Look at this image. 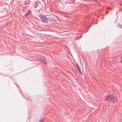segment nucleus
Returning <instances> with one entry per match:
<instances>
[{
  "instance_id": "obj_7",
  "label": "nucleus",
  "mask_w": 122,
  "mask_h": 122,
  "mask_svg": "<svg viewBox=\"0 0 122 122\" xmlns=\"http://www.w3.org/2000/svg\"><path fill=\"white\" fill-rule=\"evenodd\" d=\"M39 122H43V121L42 120H41Z\"/></svg>"
},
{
  "instance_id": "obj_10",
  "label": "nucleus",
  "mask_w": 122,
  "mask_h": 122,
  "mask_svg": "<svg viewBox=\"0 0 122 122\" xmlns=\"http://www.w3.org/2000/svg\"><path fill=\"white\" fill-rule=\"evenodd\" d=\"M107 13H106V14H107Z\"/></svg>"
},
{
  "instance_id": "obj_5",
  "label": "nucleus",
  "mask_w": 122,
  "mask_h": 122,
  "mask_svg": "<svg viewBox=\"0 0 122 122\" xmlns=\"http://www.w3.org/2000/svg\"><path fill=\"white\" fill-rule=\"evenodd\" d=\"M31 13V11L30 10H28L25 13V16H27Z\"/></svg>"
},
{
  "instance_id": "obj_6",
  "label": "nucleus",
  "mask_w": 122,
  "mask_h": 122,
  "mask_svg": "<svg viewBox=\"0 0 122 122\" xmlns=\"http://www.w3.org/2000/svg\"><path fill=\"white\" fill-rule=\"evenodd\" d=\"M117 26L119 28L122 29V25H121L119 23H117Z\"/></svg>"
},
{
  "instance_id": "obj_1",
  "label": "nucleus",
  "mask_w": 122,
  "mask_h": 122,
  "mask_svg": "<svg viewBox=\"0 0 122 122\" xmlns=\"http://www.w3.org/2000/svg\"><path fill=\"white\" fill-rule=\"evenodd\" d=\"M105 99L108 102L114 103L117 100V99L114 96L112 95H106L105 96Z\"/></svg>"
},
{
  "instance_id": "obj_8",
  "label": "nucleus",
  "mask_w": 122,
  "mask_h": 122,
  "mask_svg": "<svg viewBox=\"0 0 122 122\" xmlns=\"http://www.w3.org/2000/svg\"><path fill=\"white\" fill-rule=\"evenodd\" d=\"M121 62L122 63V56L121 57Z\"/></svg>"
},
{
  "instance_id": "obj_3",
  "label": "nucleus",
  "mask_w": 122,
  "mask_h": 122,
  "mask_svg": "<svg viewBox=\"0 0 122 122\" xmlns=\"http://www.w3.org/2000/svg\"><path fill=\"white\" fill-rule=\"evenodd\" d=\"M40 61L44 64H46L47 63L46 59L45 58H42L40 59Z\"/></svg>"
},
{
  "instance_id": "obj_2",
  "label": "nucleus",
  "mask_w": 122,
  "mask_h": 122,
  "mask_svg": "<svg viewBox=\"0 0 122 122\" xmlns=\"http://www.w3.org/2000/svg\"><path fill=\"white\" fill-rule=\"evenodd\" d=\"M39 16L41 21L45 23H47L48 22V20L47 18L42 15L41 14H39Z\"/></svg>"
},
{
  "instance_id": "obj_9",
  "label": "nucleus",
  "mask_w": 122,
  "mask_h": 122,
  "mask_svg": "<svg viewBox=\"0 0 122 122\" xmlns=\"http://www.w3.org/2000/svg\"><path fill=\"white\" fill-rule=\"evenodd\" d=\"M81 36H80V38H81Z\"/></svg>"
},
{
  "instance_id": "obj_4",
  "label": "nucleus",
  "mask_w": 122,
  "mask_h": 122,
  "mask_svg": "<svg viewBox=\"0 0 122 122\" xmlns=\"http://www.w3.org/2000/svg\"><path fill=\"white\" fill-rule=\"evenodd\" d=\"M76 65L77 67V69H78V71H79V72L80 74H81V75H82V73L81 72V71L80 70L79 68V65L77 63L76 64Z\"/></svg>"
}]
</instances>
